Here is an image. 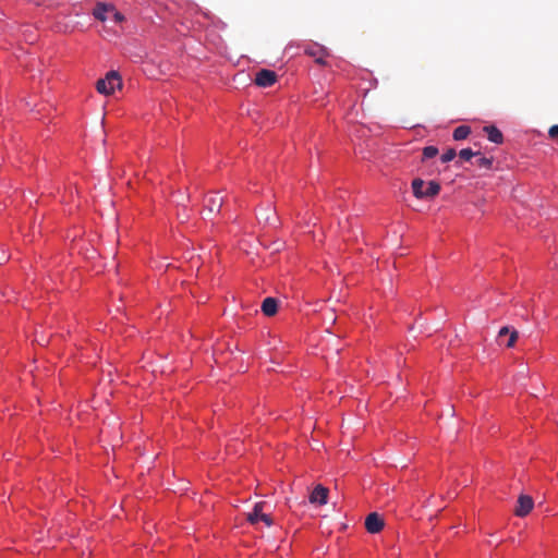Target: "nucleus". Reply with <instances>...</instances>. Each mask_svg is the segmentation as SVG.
Masks as SVG:
<instances>
[{
	"mask_svg": "<svg viewBox=\"0 0 558 558\" xmlns=\"http://www.w3.org/2000/svg\"><path fill=\"white\" fill-rule=\"evenodd\" d=\"M476 166L480 167V168H486V169H489L492 168V165H493V159L492 158H487V157H480L477 160H476Z\"/></svg>",
	"mask_w": 558,
	"mask_h": 558,
	"instance_id": "obj_17",
	"label": "nucleus"
},
{
	"mask_svg": "<svg viewBox=\"0 0 558 558\" xmlns=\"http://www.w3.org/2000/svg\"><path fill=\"white\" fill-rule=\"evenodd\" d=\"M534 507V501L529 495H520L514 508V514L523 518L527 515Z\"/></svg>",
	"mask_w": 558,
	"mask_h": 558,
	"instance_id": "obj_5",
	"label": "nucleus"
},
{
	"mask_svg": "<svg viewBox=\"0 0 558 558\" xmlns=\"http://www.w3.org/2000/svg\"><path fill=\"white\" fill-rule=\"evenodd\" d=\"M262 312L264 315L270 317L274 316L278 311V300L275 298H266L262 303Z\"/></svg>",
	"mask_w": 558,
	"mask_h": 558,
	"instance_id": "obj_11",
	"label": "nucleus"
},
{
	"mask_svg": "<svg viewBox=\"0 0 558 558\" xmlns=\"http://www.w3.org/2000/svg\"><path fill=\"white\" fill-rule=\"evenodd\" d=\"M384 525V520L377 512L369 513L365 519V529L371 534L379 533Z\"/></svg>",
	"mask_w": 558,
	"mask_h": 558,
	"instance_id": "obj_7",
	"label": "nucleus"
},
{
	"mask_svg": "<svg viewBox=\"0 0 558 558\" xmlns=\"http://www.w3.org/2000/svg\"><path fill=\"white\" fill-rule=\"evenodd\" d=\"M483 131L487 134V137L492 143L501 144L504 142V135L501 131L495 125L484 126Z\"/></svg>",
	"mask_w": 558,
	"mask_h": 558,
	"instance_id": "obj_12",
	"label": "nucleus"
},
{
	"mask_svg": "<svg viewBox=\"0 0 558 558\" xmlns=\"http://www.w3.org/2000/svg\"><path fill=\"white\" fill-rule=\"evenodd\" d=\"M511 330L509 327H502L498 332V341L502 343L504 337L510 335Z\"/></svg>",
	"mask_w": 558,
	"mask_h": 558,
	"instance_id": "obj_19",
	"label": "nucleus"
},
{
	"mask_svg": "<svg viewBox=\"0 0 558 558\" xmlns=\"http://www.w3.org/2000/svg\"><path fill=\"white\" fill-rule=\"evenodd\" d=\"M328 488L323 485H317L310 495V502L317 504L319 506L326 505L328 501Z\"/></svg>",
	"mask_w": 558,
	"mask_h": 558,
	"instance_id": "obj_8",
	"label": "nucleus"
},
{
	"mask_svg": "<svg viewBox=\"0 0 558 558\" xmlns=\"http://www.w3.org/2000/svg\"><path fill=\"white\" fill-rule=\"evenodd\" d=\"M471 133V128L468 125H460L454 129L452 137L456 141H461L466 138Z\"/></svg>",
	"mask_w": 558,
	"mask_h": 558,
	"instance_id": "obj_13",
	"label": "nucleus"
},
{
	"mask_svg": "<svg viewBox=\"0 0 558 558\" xmlns=\"http://www.w3.org/2000/svg\"><path fill=\"white\" fill-rule=\"evenodd\" d=\"M110 11H113V5L99 2L95 7L93 15L95 19L105 22L108 19V13H110Z\"/></svg>",
	"mask_w": 558,
	"mask_h": 558,
	"instance_id": "obj_10",
	"label": "nucleus"
},
{
	"mask_svg": "<svg viewBox=\"0 0 558 558\" xmlns=\"http://www.w3.org/2000/svg\"><path fill=\"white\" fill-rule=\"evenodd\" d=\"M412 191L413 195L418 199L433 198L439 194L440 185L436 181H429L426 185L422 179L416 178L412 181Z\"/></svg>",
	"mask_w": 558,
	"mask_h": 558,
	"instance_id": "obj_1",
	"label": "nucleus"
},
{
	"mask_svg": "<svg viewBox=\"0 0 558 558\" xmlns=\"http://www.w3.org/2000/svg\"><path fill=\"white\" fill-rule=\"evenodd\" d=\"M438 154V148L435 146H426L423 148V159H429Z\"/></svg>",
	"mask_w": 558,
	"mask_h": 558,
	"instance_id": "obj_14",
	"label": "nucleus"
},
{
	"mask_svg": "<svg viewBox=\"0 0 558 558\" xmlns=\"http://www.w3.org/2000/svg\"><path fill=\"white\" fill-rule=\"evenodd\" d=\"M477 155L478 153H474L471 148L461 149L459 153V157L465 161L471 160L472 157Z\"/></svg>",
	"mask_w": 558,
	"mask_h": 558,
	"instance_id": "obj_16",
	"label": "nucleus"
},
{
	"mask_svg": "<svg viewBox=\"0 0 558 558\" xmlns=\"http://www.w3.org/2000/svg\"><path fill=\"white\" fill-rule=\"evenodd\" d=\"M121 86V77L116 71L108 72L105 78L98 80L96 83L97 92L104 95H110L117 87L120 88Z\"/></svg>",
	"mask_w": 558,
	"mask_h": 558,
	"instance_id": "obj_2",
	"label": "nucleus"
},
{
	"mask_svg": "<svg viewBox=\"0 0 558 558\" xmlns=\"http://www.w3.org/2000/svg\"><path fill=\"white\" fill-rule=\"evenodd\" d=\"M254 82L259 87H269L277 82V74L271 70L263 69L256 73Z\"/></svg>",
	"mask_w": 558,
	"mask_h": 558,
	"instance_id": "obj_6",
	"label": "nucleus"
},
{
	"mask_svg": "<svg viewBox=\"0 0 558 558\" xmlns=\"http://www.w3.org/2000/svg\"><path fill=\"white\" fill-rule=\"evenodd\" d=\"M548 134L551 138H558V124L557 125H553L549 131H548Z\"/></svg>",
	"mask_w": 558,
	"mask_h": 558,
	"instance_id": "obj_21",
	"label": "nucleus"
},
{
	"mask_svg": "<svg viewBox=\"0 0 558 558\" xmlns=\"http://www.w3.org/2000/svg\"><path fill=\"white\" fill-rule=\"evenodd\" d=\"M110 13H112V19L116 23H121L124 20V16L114 9L113 11H110Z\"/></svg>",
	"mask_w": 558,
	"mask_h": 558,
	"instance_id": "obj_20",
	"label": "nucleus"
},
{
	"mask_svg": "<svg viewBox=\"0 0 558 558\" xmlns=\"http://www.w3.org/2000/svg\"><path fill=\"white\" fill-rule=\"evenodd\" d=\"M222 203L223 198L218 193H211L205 198V207L209 213H218Z\"/></svg>",
	"mask_w": 558,
	"mask_h": 558,
	"instance_id": "obj_9",
	"label": "nucleus"
},
{
	"mask_svg": "<svg viewBox=\"0 0 558 558\" xmlns=\"http://www.w3.org/2000/svg\"><path fill=\"white\" fill-rule=\"evenodd\" d=\"M456 155H457L456 150L453 148H449L447 151H445L441 155L440 159L442 162H449L456 157Z\"/></svg>",
	"mask_w": 558,
	"mask_h": 558,
	"instance_id": "obj_18",
	"label": "nucleus"
},
{
	"mask_svg": "<svg viewBox=\"0 0 558 558\" xmlns=\"http://www.w3.org/2000/svg\"><path fill=\"white\" fill-rule=\"evenodd\" d=\"M264 501L256 502L251 512L246 514V520L252 524L256 525L258 522L265 523L266 526H271L274 521L271 517L264 512Z\"/></svg>",
	"mask_w": 558,
	"mask_h": 558,
	"instance_id": "obj_3",
	"label": "nucleus"
},
{
	"mask_svg": "<svg viewBox=\"0 0 558 558\" xmlns=\"http://www.w3.org/2000/svg\"><path fill=\"white\" fill-rule=\"evenodd\" d=\"M305 53L315 59V62L319 65H326V58L329 56V51L317 44L311 45L305 48Z\"/></svg>",
	"mask_w": 558,
	"mask_h": 558,
	"instance_id": "obj_4",
	"label": "nucleus"
},
{
	"mask_svg": "<svg viewBox=\"0 0 558 558\" xmlns=\"http://www.w3.org/2000/svg\"><path fill=\"white\" fill-rule=\"evenodd\" d=\"M519 333L515 329H512L510 335L507 337V341L505 342L507 348L514 347L517 340H518Z\"/></svg>",
	"mask_w": 558,
	"mask_h": 558,
	"instance_id": "obj_15",
	"label": "nucleus"
}]
</instances>
